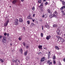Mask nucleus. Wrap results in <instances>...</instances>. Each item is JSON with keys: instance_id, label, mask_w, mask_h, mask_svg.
Instances as JSON below:
<instances>
[{"instance_id": "nucleus-4", "label": "nucleus", "mask_w": 65, "mask_h": 65, "mask_svg": "<svg viewBox=\"0 0 65 65\" xmlns=\"http://www.w3.org/2000/svg\"><path fill=\"white\" fill-rule=\"evenodd\" d=\"M19 20L17 19H15L14 24L16 25H19Z\"/></svg>"}, {"instance_id": "nucleus-33", "label": "nucleus", "mask_w": 65, "mask_h": 65, "mask_svg": "<svg viewBox=\"0 0 65 65\" xmlns=\"http://www.w3.org/2000/svg\"><path fill=\"white\" fill-rule=\"evenodd\" d=\"M63 9H64V7H62L60 8V10H63Z\"/></svg>"}, {"instance_id": "nucleus-55", "label": "nucleus", "mask_w": 65, "mask_h": 65, "mask_svg": "<svg viewBox=\"0 0 65 65\" xmlns=\"http://www.w3.org/2000/svg\"><path fill=\"white\" fill-rule=\"evenodd\" d=\"M24 0H21L22 2H24Z\"/></svg>"}, {"instance_id": "nucleus-32", "label": "nucleus", "mask_w": 65, "mask_h": 65, "mask_svg": "<svg viewBox=\"0 0 65 65\" xmlns=\"http://www.w3.org/2000/svg\"><path fill=\"white\" fill-rule=\"evenodd\" d=\"M44 27V26L43 25L42 26V30H43V28Z\"/></svg>"}, {"instance_id": "nucleus-26", "label": "nucleus", "mask_w": 65, "mask_h": 65, "mask_svg": "<svg viewBox=\"0 0 65 65\" xmlns=\"http://www.w3.org/2000/svg\"><path fill=\"white\" fill-rule=\"evenodd\" d=\"M12 61L13 62L16 63V60H14L13 59L12 60Z\"/></svg>"}, {"instance_id": "nucleus-27", "label": "nucleus", "mask_w": 65, "mask_h": 65, "mask_svg": "<svg viewBox=\"0 0 65 65\" xmlns=\"http://www.w3.org/2000/svg\"><path fill=\"white\" fill-rule=\"evenodd\" d=\"M23 45H24V46H26L25 43V42H23L22 43Z\"/></svg>"}, {"instance_id": "nucleus-1", "label": "nucleus", "mask_w": 65, "mask_h": 65, "mask_svg": "<svg viewBox=\"0 0 65 65\" xmlns=\"http://www.w3.org/2000/svg\"><path fill=\"white\" fill-rule=\"evenodd\" d=\"M56 37L57 38L59 39H60V41L62 42H64L65 41V40L64 39H62V38L58 36H56Z\"/></svg>"}, {"instance_id": "nucleus-13", "label": "nucleus", "mask_w": 65, "mask_h": 65, "mask_svg": "<svg viewBox=\"0 0 65 65\" xmlns=\"http://www.w3.org/2000/svg\"><path fill=\"white\" fill-rule=\"evenodd\" d=\"M51 55V53L50 52H49V53L48 54V59H49L50 58V55Z\"/></svg>"}, {"instance_id": "nucleus-18", "label": "nucleus", "mask_w": 65, "mask_h": 65, "mask_svg": "<svg viewBox=\"0 0 65 65\" xmlns=\"http://www.w3.org/2000/svg\"><path fill=\"white\" fill-rule=\"evenodd\" d=\"M58 27V25H57L54 24L53 25V27H56L57 28Z\"/></svg>"}, {"instance_id": "nucleus-52", "label": "nucleus", "mask_w": 65, "mask_h": 65, "mask_svg": "<svg viewBox=\"0 0 65 65\" xmlns=\"http://www.w3.org/2000/svg\"><path fill=\"white\" fill-rule=\"evenodd\" d=\"M40 53H41V52H40V53H38L37 54H38V55H39L40 54Z\"/></svg>"}, {"instance_id": "nucleus-64", "label": "nucleus", "mask_w": 65, "mask_h": 65, "mask_svg": "<svg viewBox=\"0 0 65 65\" xmlns=\"http://www.w3.org/2000/svg\"><path fill=\"white\" fill-rule=\"evenodd\" d=\"M10 7H11V6H10Z\"/></svg>"}, {"instance_id": "nucleus-57", "label": "nucleus", "mask_w": 65, "mask_h": 65, "mask_svg": "<svg viewBox=\"0 0 65 65\" xmlns=\"http://www.w3.org/2000/svg\"><path fill=\"white\" fill-rule=\"evenodd\" d=\"M63 15H64L65 16V14L64 13H63Z\"/></svg>"}, {"instance_id": "nucleus-30", "label": "nucleus", "mask_w": 65, "mask_h": 65, "mask_svg": "<svg viewBox=\"0 0 65 65\" xmlns=\"http://www.w3.org/2000/svg\"><path fill=\"white\" fill-rule=\"evenodd\" d=\"M30 22L29 21H27V23H28V25H29V24H30Z\"/></svg>"}, {"instance_id": "nucleus-46", "label": "nucleus", "mask_w": 65, "mask_h": 65, "mask_svg": "<svg viewBox=\"0 0 65 65\" xmlns=\"http://www.w3.org/2000/svg\"><path fill=\"white\" fill-rule=\"evenodd\" d=\"M26 48H29V46H26Z\"/></svg>"}, {"instance_id": "nucleus-38", "label": "nucleus", "mask_w": 65, "mask_h": 65, "mask_svg": "<svg viewBox=\"0 0 65 65\" xmlns=\"http://www.w3.org/2000/svg\"><path fill=\"white\" fill-rule=\"evenodd\" d=\"M45 5H47V4H48V3H47V2H46L45 3Z\"/></svg>"}, {"instance_id": "nucleus-45", "label": "nucleus", "mask_w": 65, "mask_h": 65, "mask_svg": "<svg viewBox=\"0 0 65 65\" xmlns=\"http://www.w3.org/2000/svg\"><path fill=\"white\" fill-rule=\"evenodd\" d=\"M6 35H7L6 33L4 34V35H5V36H6Z\"/></svg>"}, {"instance_id": "nucleus-47", "label": "nucleus", "mask_w": 65, "mask_h": 65, "mask_svg": "<svg viewBox=\"0 0 65 65\" xmlns=\"http://www.w3.org/2000/svg\"><path fill=\"white\" fill-rule=\"evenodd\" d=\"M35 14H34L33 15H32V17H35Z\"/></svg>"}, {"instance_id": "nucleus-35", "label": "nucleus", "mask_w": 65, "mask_h": 65, "mask_svg": "<svg viewBox=\"0 0 65 65\" xmlns=\"http://www.w3.org/2000/svg\"><path fill=\"white\" fill-rule=\"evenodd\" d=\"M61 12L62 13H64V11L62 10L61 11Z\"/></svg>"}, {"instance_id": "nucleus-44", "label": "nucleus", "mask_w": 65, "mask_h": 65, "mask_svg": "<svg viewBox=\"0 0 65 65\" xmlns=\"http://www.w3.org/2000/svg\"><path fill=\"white\" fill-rule=\"evenodd\" d=\"M32 21L33 22H34L35 21V20L34 19L33 20V19H32Z\"/></svg>"}, {"instance_id": "nucleus-11", "label": "nucleus", "mask_w": 65, "mask_h": 65, "mask_svg": "<svg viewBox=\"0 0 65 65\" xmlns=\"http://www.w3.org/2000/svg\"><path fill=\"white\" fill-rule=\"evenodd\" d=\"M20 60L18 59L16 60V63H17V64H16L15 65H18V64H19L20 63Z\"/></svg>"}, {"instance_id": "nucleus-29", "label": "nucleus", "mask_w": 65, "mask_h": 65, "mask_svg": "<svg viewBox=\"0 0 65 65\" xmlns=\"http://www.w3.org/2000/svg\"><path fill=\"white\" fill-rule=\"evenodd\" d=\"M41 2V0H39L38 1V3H40Z\"/></svg>"}, {"instance_id": "nucleus-22", "label": "nucleus", "mask_w": 65, "mask_h": 65, "mask_svg": "<svg viewBox=\"0 0 65 65\" xmlns=\"http://www.w3.org/2000/svg\"><path fill=\"white\" fill-rule=\"evenodd\" d=\"M27 19H28V20H31V19H32V18L31 17H27Z\"/></svg>"}, {"instance_id": "nucleus-40", "label": "nucleus", "mask_w": 65, "mask_h": 65, "mask_svg": "<svg viewBox=\"0 0 65 65\" xmlns=\"http://www.w3.org/2000/svg\"><path fill=\"white\" fill-rule=\"evenodd\" d=\"M53 63L54 64H56V61H53Z\"/></svg>"}, {"instance_id": "nucleus-17", "label": "nucleus", "mask_w": 65, "mask_h": 65, "mask_svg": "<svg viewBox=\"0 0 65 65\" xmlns=\"http://www.w3.org/2000/svg\"><path fill=\"white\" fill-rule=\"evenodd\" d=\"M28 53V51H27L24 53L25 56H27V53Z\"/></svg>"}, {"instance_id": "nucleus-21", "label": "nucleus", "mask_w": 65, "mask_h": 65, "mask_svg": "<svg viewBox=\"0 0 65 65\" xmlns=\"http://www.w3.org/2000/svg\"><path fill=\"white\" fill-rule=\"evenodd\" d=\"M55 48L56 49V50L59 49V47H58L57 46H55Z\"/></svg>"}, {"instance_id": "nucleus-50", "label": "nucleus", "mask_w": 65, "mask_h": 65, "mask_svg": "<svg viewBox=\"0 0 65 65\" xmlns=\"http://www.w3.org/2000/svg\"><path fill=\"white\" fill-rule=\"evenodd\" d=\"M42 18H44V15H42Z\"/></svg>"}, {"instance_id": "nucleus-9", "label": "nucleus", "mask_w": 65, "mask_h": 65, "mask_svg": "<svg viewBox=\"0 0 65 65\" xmlns=\"http://www.w3.org/2000/svg\"><path fill=\"white\" fill-rule=\"evenodd\" d=\"M44 60H45V57H43L41 59V62H42L44 61Z\"/></svg>"}, {"instance_id": "nucleus-31", "label": "nucleus", "mask_w": 65, "mask_h": 65, "mask_svg": "<svg viewBox=\"0 0 65 65\" xmlns=\"http://www.w3.org/2000/svg\"><path fill=\"white\" fill-rule=\"evenodd\" d=\"M32 9L33 10H35V7H32Z\"/></svg>"}, {"instance_id": "nucleus-62", "label": "nucleus", "mask_w": 65, "mask_h": 65, "mask_svg": "<svg viewBox=\"0 0 65 65\" xmlns=\"http://www.w3.org/2000/svg\"><path fill=\"white\" fill-rule=\"evenodd\" d=\"M60 0V1H62V0Z\"/></svg>"}, {"instance_id": "nucleus-63", "label": "nucleus", "mask_w": 65, "mask_h": 65, "mask_svg": "<svg viewBox=\"0 0 65 65\" xmlns=\"http://www.w3.org/2000/svg\"><path fill=\"white\" fill-rule=\"evenodd\" d=\"M23 28H24V29H25V27H23Z\"/></svg>"}, {"instance_id": "nucleus-25", "label": "nucleus", "mask_w": 65, "mask_h": 65, "mask_svg": "<svg viewBox=\"0 0 65 65\" xmlns=\"http://www.w3.org/2000/svg\"><path fill=\"white\" fill-rule=\"evenodd\" d=\"M40 6H42V7H43V3H42L40 5Z\"/></svg>"}, {"instance_id": "nucleus-34", "label": "nucleus", "mask_w": 65, "mask_h": 65, "mask_svg": "<svg viewBox=\"0 0 65 65\" xmlns=\"http://www.w3.org/2000/svg\"><path fill=\"white\" fill-rule=\"evenodd\" d=\"M53 14H54L55 15H56V17H57V16H58V13H56L55 14L53 13Z\"/></svg>"}, {"instance_id": "nucleus-42", "label": "nucleus", "mask_w": 65, "mask_h": 65, "mask_svg": "<svg viewBox=\"0 0 65 65\" xmlns=\"http://www.w3.org/2000/svg\"><path fill=\"white\" fill-rule=\"evenodd\" d=\"M33 26L31 24L30 25V27H33Z\"/></svg>"}, {"instance_id": "nucleus-20", "label": "nucleus", "mask_w": 65, "mask_h": 65, "mask_svg": "<svg viewBox=\"0 0 65 65\" xmlns=\"http://www.w3.org/2000/svg\"><path fill=\"white\" fill-rule=\"evenodd\" d=\"M53 60H55L56 59V56L55 55L53 56Z\"/></svg>"}, {"instance_id": "nucleus-41", "label": "nucleus", "mask_w": 65, "mask_h": 65, "mask_svg": "<svg viewBox=\"0 0 65 65\" xmlns=\"http://www.w3.org/2000/svg\"><path fill=\"white\" fill-rule=\"evenodd\" d=\"M12 53H13V52H14V50H13L12 51Z\"/></svg>"}, {"instance_id": "nucleus-48", "label": "nucleus", "mask_w": 65, "mask_h": 65, "mask_svg": "<svg viewBox=\"0 0 65 65\" xmlns=\"http://www.w3.org/2000/svg\"><path fill=\"white\" fill-rule=\"evenodd\" d=\"M7 35L8 36H9V34L8 33H7Z\"/></svg>"}, {"instance_id": "nucleus-60", "label": "nucleus", "mask_w": 65, "mask_h": 65, "mask_svg": "<svg viewBox=\"0 0 65 65\" xmlns=\"http://www.w3.org/2000/svg\"><path fill=\"white\" fill-rule=\"evenodd\" d=\"M10 45L11 46L12 45V44H10Z\"/></svg>"}, {"instance_id": "nucleus-37", "label": "nucleus", "mask_w": 65, "mask_h": 65, "mask_svg": "<svg viewBox=\"0 0 65 65\" xmlns=\"http://www.w3.org/2000/svg\"><path fill=\"white\" fill-rule=\"evenodd\" d=\"M19 40H21V39H22V38L19 37Z\"/></svg>"}, {"instance_id": "nucleus-8", "label": "nucleus", "mask_w": 65, "mask_h": 65, "mask_svg": "<svg viewBox=\"0 0 65 65\" xmlns=\"http://www.w3.org/2000/svg\"><path fill=\"white\" fill-rule=\"evenodd\" d=\"M18 2V1L17 0H14L12 2V3L13 4H14L15 5L16 4V3Z\"/></svg>"}, {"instance_id": "nucleus-16", "label": "nucleus", "mask_w": 65, "mask_h": 65, "mask_svg": "<svg viewBox=\"0 0 65 65\" xmlns=\"http://www.w3.org/2000/svg\"><path fill=\"white\" fill-rule=\"evenodd\" d=\"M20 51L21 52V54L23 53V49L22 48H21L20 50Z\"/></svg>"}, {"instance_id": "nucleus-24", "label": "nucleus", "mask_w": 65, "mask_h": 65, "mask_svg": "<svg viewBox=\"0 0 65 65\" xmlns=\"http://www.w3.org/2000/svg\"><path fill=\"white\" fill-rule=\"evenodd\" d=\"M0 61H1L2 63H3L4 61L2 59L0 58Z\"/></svg>"}, {"instance_id": "nucleus-53", "label": "nucleus", "mask_w": 65, "mask_h": 65, "mask_svg": "<svg viewBox=\"0 0 65 65\" xmlns=\"http://www.w3.org/2000/svg\"><path fill=\"white\" fill-rule=\"evenodd\" d=\"M40 22H42V20L41 19L40 20Z\"/></svg>"}, {"instance_id": "nucleus-6", "label": "nucleus", "mask_w": 65, "mask_h": 65, "mask_svg": "<svg viewBox=\"0 0 65 65\" xmlns=\"http://www.w3.org/2000/svg\"><path fill=\"white\" fill-rule=\"evenodd\" d=\"M47 62L48 64H49V65H52V62L51 60H48L47 61Z\"/></svg>"}, {"instance_id": "nucleus-49", "label": "nucleus", "mask_w": 65, "mask_h": 65, "mask_svg": "<svg viewBox=\"0 0 65 65\" xmlns=\"http://www.w3.org/2000/svg\"><path fill=\"white\" fill-rule=\"evenodd\" d=\"M57 13V11H55L54 12V14H55V13Z\"/></svg>"}, {"instance_id": "nucleus-2", "label": "nucleus", "mask_w": 65, "mask_h": 65, "mask_svg": "<svg viewBox=\"0 0 65 65\" xmlns=\"http://www.w3.org/2000/svg\"><path fill=\"white\" fill-rule=\"evenodd\" d=\"M49 17L50 19L53 18H56L57 16L55 15V14H51L49 15Z\"/></svg>"}, {"instance_id": "nucleus-56", "label": "nucleus", "mask_w": 65, "mask_h": 65, "mask_svg": "<svg viewBox=\"0 0 65 65\" xmlns=\"http://www.w3.org/2000/svg\"><path fill=\"white\" fill-rule=\"evenodd\" d=\"M63 36H64V37H65V34H64V35H63Z\"/></svg>"}, {"instance_id": "nucleus-28", "label": "nucleus", "mask_w": 65, "mask_h": 65, "mask_svg": "<svg viewBox=\"0 0 65 65\" xmlns=\"http://www.w3.org/2000/svg\"><path fill=\"white\" fill-rule=\"evenodd\" d=\"M41 37H43V33H41Z\"/></svg>"}, {"instance_id": "nucleus-36", "label": "nucleus", "mask_w": 65, "mask_h": 65, "mask_svg": "<svg viewBox=\"0 0 65 65\" xmlns=\"http://www.w3.org/2000/svg\"><path fill=\"white\" fill-rule=\"evenodd\" d=\"M2 38V36L0 35V39H1Z\"/></svg>"}, {"instance_id": "nucleus-7", "label": "nucleus", "mask_w": 65, "mask_h": 65, "mask_svg": "<svg viewBox=\"0 0 65 65\" xmlns=\"http://www.w3.org/2000/svg\"><path fill=\"white\" fill-rule=\"evenodd\" d=\"M57 35L60 36V34H61V33H60V30H59V29H58L57 30Z\"/></svg>"}, {"instance_id": "nucleus-61", "label": "nucleus", "mask_w": 65, "mask_h": 65, "mask_svg": "<svg viewBox=\"0 0 65 65\" xmlns=\"http://www.w3.org/2000/svg\"><path fill=\"white\" fill-rule=\"evenodd\" d=\"M41 11H42V9H41Z\"/></svg>"}, {"instance_id": "nucleus-54", "label": "nucleus", "mask_w": 65, "mask_h": 65, "mask_svg": "<svg viewBox=\"0 0 65 65\" xmlns=\"http://www.w3.org/2000/svg\"><path fill=\"white\" fill-rule=\"evenodd\" d=\"M31 17V16L30 15H29L27 17H28V18H29V17Z\"/></svg>"}, {"instance_id": "nucleus-14", "label": "nucleus", "mask_w": 65, "mask_h": 65, "mask_svg": "<svg viewBox=\"0 0 65 65\" xmlns=\"http://www.w3.org/2000/svg\"><path fill=\"white\" fill-rule=\"evenodd\" d=\"M47 11L49 13H52V12L50 9H48Z\"/></svg>"}, {"instance_id": "nucleus-3", "label": "nucleus", "mask_w": 65, "mask_h": 65, "mask_svg": "<svg viewBox=\"0 0 65 65\" xmlns=\"http://www.w3.org/2000/svg\"><path fill=\"white\" fill-rule=\"evenodd\" d=\"M2 41L3 43H5L6 42V37L5 36L3 37L2 39Z\"/></svg>"}, {"instance_id": "nucleus-51", "label": "nucleus", "mask_w": 65, "mask_h": 65, "mask_svg": "<svg viewBox=\"0 0 65 65\" xmlns=\"http://www.w3.org/2000/svg\"><path fill=\"white\" fill-rule=\"evenodd\" d=\"M44 2H45V1H46V0H43Z\"/></svg>"}, {"instance_id": "nucleus-43", "label": "nucleus", "mask_w": 65, "mask_h": 65, "mask_svg": "<svg viewBox=\"0 0 65 65\" xmlns=\"http://www.w3.org/2000/svg\"><path fill=\"white\" fill-rule=\"evenodd\" d=\"M34 23H32L31 24V25H32V26H33V25H34Z\"/></svg>"}, {"instance_id": "nucleus-15", "label": "nucleus", "mask_w": 65, "mask_h": 65, "mask_svg": "<svg viewBox=\"0 0 65 65\" xmlns=\"http://www.w3.org/2000/svg\"><path fill=\"white\" fill-rule=\"evenodd\" d=\"M19 21L20 22H23V20L22 18H21L20 19H19Z\"/></svg>"}, {"instance_id": "nucleus-5", "label": "nucleus", "mask_w": 65, "mask_h": 65, "mask_svg": "<svg viewBox=\"0 0 65 65\" xmlns=\"http://www.w3.org/2000/svg\"><path fill=\"white\" fill-rule=\"evenodd\" d=\"M9 20H7L6 22L4 23V26L5 27H6V26H7V25H8V23H9Z\"/></svg>"}, {"instance_id": "nucleus-10", "label": "nucleus", "mask_w": 65, "mask_h": 65, "mask_svg": "<svg viewBox=\"0 0 65 65\" xmlns=\"http://www.w3.org/2000/svg\"><path fill=\"white\" fill-rule=\"evenodd\" d=\"M51 36H47L46 37V39H47V40H48L49 39H50L51 38Z\"/></svg>"}, {"instance_id": "nucleus-39", "label": "nucleus", "mask_w": 65, "mask_h": 65, "mask_svg": "<svg viewBox=\"0 0 65 65\" xmlns=\"http://www.w3.org/2000/svg\"><path fill=\"white\" fill-rule=\"evenodd\" d=\"M44 50H47V48L44 47Z\"/></svg>"}, {"instance_id": "nucleus-59", "label": "nucleus", "mask_w": 65, "mask_h": 65, "mask_svg": "<svg viewBox=\"0 0 65 65\" xmlns=\"http://www.w3.org/2000/svg\"><path fill=\"white\" fill-rule=\"evenodd\" d=\"M63 7H64V8H65V6H63Z\"/></svg>"}, {"instance_id": "nucleus-23", "label": "nucleus", "mask_w": 65, "mask_h": 65, "mask_svg": "<svg viewBox=\"0 0 65 65\" xmlns=\"http://www.w3.org/2000/svg\"><path fill=\"white\" fill-rule=\"evenodd\" d=\"M62 4L64 5H65V2H64V1H62Z\"/></svg>"}, {"instance_id": "nucleus-19", "label": "nucleus", "mask_w": 65, "mask_h": 65, "mask_svg": "<svg viewBox=\"0 0 65 65\" xmlns=\"http://www.w3.org/2000/svg\"><path fill=\"white\" fill-rule=\"evenodd\" d=\"M42 46H41V45H40L38 46V47L39 49H41L42 48Z\"/></svg>"}, {"instance_id": "nucleus-58", "label": "nucleus", "mask_w": 65, "mask_h": 65, "mask_svg": "<svg viewBox=\"0 0 65 65\" xmlns=\"http://www.w3.org/2000/svg\"><path fill=\"white\" fill-rule=\"evenodd\" d=\"M59 65H61V63H60L59 64Z\"/></svg>"}, {"instance_id": "nucleus-12", "label": "nucleus", "mask_w": 65, "mask_h": 65, "mask_svg": "<svg viewBox=\"0 0 65 65\" xmlns=\"http://www.w3.org/2000/svg\"><path fill=\"white\" fill-rule=\"evenodd\" d=\"M44 27H45L47 29H50V26L48 25H45L44 26Z\"/></svg>"}]
</instances>
